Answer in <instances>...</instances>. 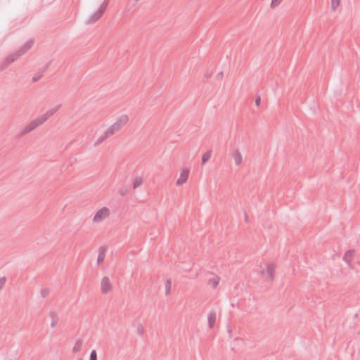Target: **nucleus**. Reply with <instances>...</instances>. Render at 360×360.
<instances>
[{
    "label": "nucleus",
    "mask_w": 360,
    "mask_h": 360,
    "mask_svg": "<svg viewBox=\"0 0 360 360\" xmlns=\"http://www.w3.org/2000/svg\"><path fill=\"white\" fill-rule=\"evenodd\" d=\"M34 44V40L30 39L22 47H20L16 53L8 56L3 62L0 71L6 69L11 63H13L18 57L25 53L29 49H31Z\"/></svg>",
    "instance_id": "obj_1"
},
{
    "label": "nucleus",
    "mask_w": 360,
    "mask_h": 360,
    "mask_svg": "<svg viewBox=\"0 0 360 360\" xmlns=\"http://www.w3.org/2000/svg\"><path fill=\"white\" fill-rule=\"evenodd\" d=\"M42 124H43V123L41 121V120L39 118V117L31 120L30 122H28L25 126H24L20 129L19 136L23 137V136H26L27 134L34 131L35 129H37L38 127H39Z\"/></svg>",
    "instance_id": "obj_2"
},
{
    "label": "nucleus",
    "mask_w": 360,
    "mask_h": 360,
    "mask_svg": "<svg viewBox=\"0 0 360 360\" xmlns=\"http://www.w3.org/2000/svg\"><path fill=\"white\" fill-rule=\"evenodd\" d=\"M120 131L115 123L108 127L106 130L98 138L96 141L94 146H97L105 141L109 137L113 136L115 134Z\"/></svg>",
    "instance_id": "obj_3"
},
{
    "label": "nucleus",
    "mask_w": 360,
    "mask_h": 360,
    "mask_svg": "<svg viewBox=\"0 0 360 360\" xmlns=\"http://www.w3.org/2000/svg\"><path fill=\"white\" fill-rule=\"evenodd\" d=\"M110 214V210L106 207H103L96 212L93 218V221L94 223H100L108 218Z\"/></svg>",
    "instance_id": "obj_4"
},
{
    "label": "nucleus",
    "mask_w": 360,
    "mask_h": 360,
    "mask_svg": "<svg viewBox=\"0 0 360 360\" xmlns=\"http://www.w3.org/2000/svg\"><path fill=\"white\" fill-rule=\"evenodd\" d=\"M60 107V105H58L52 108L49 109L45 113L39 116V118L44 124L49 117L53 115L59 110Z\"/></svg>",
    "instance_id": "obj_5"
},
{
    "label": "nucleus",
    "mask_w": 360,
    "mask_h": 360,
    "mask_svg": "<svg viewBox=\"0 0 360 360\" xmlns=\"http://www.w3.org/2000/svg\"><path fill=\"white\" fill-rule=\"evenodd\" d=\"M102 293H108L112 290V284L108 276H104L101 280V283Z\"/></svg>",
    "instance_id": "obj_6"
},
{
    "label": "nucleus",
    "mask_w": 360,
    "mask_h": 360,
    "mask_svg": "<svg viewBox=\"0 0 360 360\" xmlns=\"http://www.w3.org/2000/svg\"><path fill=\"white\" fill-rule=\"evenodd\" d=\"M189 169L188 168H184L180 173L179 177L176 180V186H181L186 182L188 178L189 175Z\"/></svg>",
    "instance_id": "obj_7"
},
{
    "label": "nucleus",
    "mask_w": 360,
    "mask_h": 360,
    "mask_svg": "<svg viewBox=\"0 0 360 360\" xmlns=\"http://www.w3.org/2000/svg\"><path fill=\"white\" fill-rule=\"evenodd\" d=\"M129 116L126 114L121 115L114 122L115 125L121 130L129 122Z\"/></svg>",
    "instance_id": "obj_8"
},
{
    "label": "nucleus",
    "mask_w": 360,
    "mask_h": 360,
    "mask_svg": "<svg viewBox=\"0 0 360 360\" xmlns=\"http://www.w3.org/2000/svg\"><path fill=\"white\" fill-rule=\"evenodd\" d=\"M231 155L232 158L234 160L235 164L237 166H239L241 165L243 162V157L241 153L239 151L238 149L234 148L231 150Z\"/></svg>",
    "instance_id": "obj_9"
},
{
    "label": "nucleus",
    "mask_w": 360,
    "mask_h": 360,
    "mask_svg": "<svg viewBox=\"0 0 360 360\" xmlns=\"http://www.w3.org/2000/svg\"><path fill=\"white\" fill-rule=\"evenodd\" d=\"M104 12L105 11L103 10H102L101 8H99V9L96 12H95L94 14H92L91 15L89 16V18H88V20L86 21V23L87 24L94 23L103 15Z\"/></svg>",
    "instance_id": "obj_10"
},
{
    "label": "nucleus",
    "mask_w": 360,
    "mask_h": 360,
    "mask_svg": "<svg viewBox=\"0 0 360 360\" xmlns=\"http://www.w3.org/2000/svg\"><path fill=\"white\" fill-rule=\"evenodd\" d=\"M51 62L46 63L41 70H39L37 73L34 75L32 77V82H38L43 76L44 73L47 70L50 65Z\"/></svg>",
    "instance_id": "obj_11"
},
{
    "label": "nucleus",
    "mask_w": 360,
    "mask_h": 360,
    "mask_svg": "<svg viewBox=\"0 0 360 360\" xmlns=\"http://www.w3.org/2000/svg\"><path fill=\"white\" fill-rule=\"evenodd\" d=\"M275 271L276 266L274 264H268L266 265L267 276L271 281H273L274 279Z\"/></svg>",
    "instance_id": "obj_12"
},
{
    "label": "nucleus",
    "mask_w": 360,
    "mask_h": 360,
    "mask_svg": "<svg viewBox=\"0 0 360 360\" xmlns=\"http://www.w3.org/2000/svg\"><path fill=\"white\" fill-rule=\"evenodd\" d=\"M354 250H348L343 257V260L348 264L350 268H353L352 266V260L354 255Z\"/></svg>",
    "instance_id": "obj_13"
},
{
    "label": "nucleus",
    "mask_w": 360,
    "mask_h": 360,
    "mask_svg": "<svg viewBox=\"0 0 360 360\" xmlns=\"http://www.w3.org/2000/svg\"><path fill=\"white\" fill-rule=\"evenodd\" d=\"M208 325L212 328L216 321V313L214 311H210L207 316Z\"/></svg>",
    "instance_id": "obj_14"
},
{
    "label": "nucleus",
    "mask_w": 360,
    "mask_h": 360,
    "mask_svg": "<svg viewBox=\"0 0 360 360\" xmlns=\"http://www.w3.org/2000/svg\"><path fill=\"white\" fill-rule=\"evenodd\" d=\"M82 345H83L82 340H81V339L77 340L75 342L73 347H72V352L74 354H77V353L79 352L82 349Z\"/></svg>",
    "instance_id": "obj_15"
},
{
    "label": "nucleus",
    "mask_w": 360,
    "mask_h": 360,
    "mask_svg": "<svg viewBox=\"0 0 360 360\" xmlns=\"http://www.w3.org/2000/svg\"><path fill=\"white\" fill-rule=\"evenodd\" d=\"M105 257V250L103 248H100L99 251H98V258H97V262L98 264L104 261Z\"/></svg>",
    "instance_id": "obj_16"
},
{
    "label": "nucleus",
    "mask_w": 360,
    "mask_h": 360,
    "mask_svg": "<svg viewBox=\"0 0 360 360\" xmlns=\"http://www.w3.org/2000/svg\"><path fill=\"white\" fill-rule=\"evenodd\" d=\"M143 178L141 176H136L132 183L133 189H136L138 187L143 184Z\"/></svg>",
    "instance_id": "obj_17"
},
{
    "label": "nucleus",
    "mask_w": 360,
    "mask_h": 360,
    "mask_svg": "<svg viewBox=\"0 0 360 360\" xmlns=\"http://www.w3.org/2000/svg\"><path fill=\"white\" fill-rule=\"evenodd\" d=\"M165 295L167 296L170 294L171 288H172V281L169 278H167L165 280Z\"/></svg>",
    "instance_id": "obj_18"
},
{
    "label": "nucleus",
    "mask_w": 360,
    "mask_h": 360,
    "mask_svg": "<svg viewBox=\"0 0 360 360\" xmlns=\"http://www.w3.org/2000/svg\"><path fill=\"white\" fill-rule=\"evenodd\" d=\"M212 151L210 150L205 152L202 156V163L205 165L210 159Z\"/></svg>",
    "instance_id": "obj_19"
},
{
    "label": "nucleus",
    "mask_w": 360,
    "mask_h": 360,
    "mask_svg": "<svg viewBox=\"0 0 360 360\" xmlns=\"http://www.w3.org/2000/svg\"><path fill=\"white\" fill-rule=\"evenodd\" d=\"M146 331L145 327L141 323L137 325V333L139 336H142Z\"/></svg>",
    "instance_id": "obj_20"
},
{
    "label": "nucleus",
    "mask_w": 360,
    "mask_h": 360,
    "mask_svg": "<svg viewBox=\"0 0 360 360\" xmlns=\"http://www.w3.org/2000/svg\"><path fill=\"white\" fill-rule=\"evenodd\" d=\"M219 278H213L209 280V283L212 285L213 288H216L219 284Z\"/></svg>",
    "instance_id": "obj_21"
},
{
    "label": "nucleus",
    "mask_w": 360,
    "mask_h": 360,
    "mask_svg": "<svg viewBox=\"0 0 360 360\" xmlns=\"http://www.w3.org/2000/svg\"><path fill=\"white\" fill-rule=\"evenodd\" d=\"M50 293V290L48 288H43L41 290V296L45 298Z\"/></svg>",
    "instance_id": "obj_22"
},
{
    "label": "nucleus",
    "mask_w": 360,
    "mask_h": 360,
    "mask_svg": "<svg viewBox=\"0 0 360 360\" xmlns=\"http://www.w3.org/2000/svg\"><path fill=\"white\" fill-rule=\"evenodd\" d=\"M340 0H331V8L333 11H335L336 8L340 5Z\"/></svg>",
    "instance_id": "obj_23"
},
{
    "label": "nucleus",
    "mask_w": 360,
    "mask_h": 360,
    "mask_svg": "<svg viewBox=\"0 0 360 360\" xmlns=\"http://www.w3.org/2000/svg\"><path fill=\"white\" fill-rule=\"evenodd\" d=\"M89 360H97V354L96 350L91 351Z\"/></svg>",
    "instance_id": "obj_24"
},
{
    "label": "nucleus",
    "mask_w": 360,
    "mask_h": 360,
    "mask_svg": "<svg viewBox=\"0 0 360 360\" xmlns=\"http://www.w3.org/2000/svg\"><path fill=\"white\" fill-rule=\"evenodd\" d=\"M108 3L109 0H105L101 5L100 8L105 11L107 6L108 5Z\"/></svg>",
    "instance_id": "obj_25"
},
{
    "label": "nucleus",
    "mask_w": 360,
    "mask_h": 360,
    "mask_svg": "<svg viewBox=\"0 0 360 360\" xmlns=\"http://www.w3.org/2000/svg\"><path fill=\"white\" fill-rule=\"evenodd\" d=\"M281 1H282V0H272V1H271V6L272 7L277 6H278V5L281 3Z\"/></svg>",
    "instance_id": "obj_26"
},
{
    "label": "nucleus",
    "mask_w": 360,
    "mask_h": 360,
    "mask_svg": "<svg viewBox=\"0 0 360 360\" xmlns=\"http://www.w3.org/2000/svg\"><path fill=\"white\" fill-rule=\"evenodd\" d=\"M5 283H6V278L1 277L0 278V289L2 288V287L4 285Z\"/></svg>",
    "instance_id": "obj_27"
},
{
    "label": "nucleus",
    "mask_w": 360,
    "mask_h": 360,
    "mask_svg": "<svg viewBox=\"0 0 360 360\" xmlns=\"http://www.w3.org/2000/svg\"><path fill=\"white\" fill-rule=\"evenodd\" d=\"M127 190L126 188H122L119 191V193L122 195V196H124L127 194Z\"/></svg>",
    "instance_id": "obj_28"
},
{
    "label": "nucleus",
    "mask_w": 360,
    "mask_h": 360,
    "mask_svg": "<svg viewBox=\"0 0 360 360\" xmlns=\"http://www.w3.org/2000/svg\"><path fill=\"white\" fill-rule=\"evenodd\" d=\"M56 324H57V320H56L55 319H53L51 323V328H55L56 326Z\"/></svg>",
    "instance_id": "obj_29"
},
{
    "label": "nucleus",
    "mask_w": 360,
    "mask_h": 360,
    "mask_svg": "<svg viewBox=\"0 0 360 360\" xmlns=\"http://www.w3.org/2000/svg\"><path fill=\"white\" fill-rule=\"evenodd\" d=\"M260 101H261V99H260V96H257V97H256V98H255V104H256V105H257V106H259V104H260Z\"/></svg>",
    "instance_id": "obj_30"
},
{
    "label": "nucleus",
    "mask_w": 360,
    "mask_h": 360,
    "mask_svg": "<svg viewBox=\"0 0 360 360\" xmlns=\"http://www.w3.org/2000/svg\"><path fill=\"white\" fill-rule=\"evenodd\" d=\"M222 76H223V72H219V73L217 75V77L218 79L221 78V77H222Z\"/></svg>",
    "instance_id": "obj_31"
},
{
    "label": "nucleus",
    "mask_w": 360,
    "mask_h": 360,
    "mask_svg": "<svg viewBox=\"0 0 360 360\" xmlns=\"http://www.w3.org/2000/svg\"><path fill=\"white\" fill-rule=\"evenodd\" d=\"M248 217L247 214L245 212V220L246 221H248Z\"/></svg>",
    "instance_id": "obj_32"
},
{
    "label": "nucleus",
    "mask_w": 360,
    "mask_h": 360,
    "mask_svg": "<svg viewBox=\"0 0 360 360\" xmlns=\"http://www.w3.org/2000/svg\"><path fill=\"white\" fill-rule=\"evenodd\" d=\"M77 360H82V359H77Z\"/></svg>",
    "instance_id": "obj_33"
}]
</instances>
